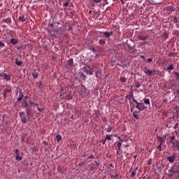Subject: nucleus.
I'll return each mask as SVG.
<instances>
[{
    "mask_svg": "<svg viewBox=\"0 0 179 179\" xmlns=\"http://www.w3.org/2000/svg\"><path fill=\"white\" fill-rule=\"evenodd\" d=\"M119 139H120V141L121 142L120 143H122V142H124V139H121V138H120V137H119Z\"/></svg>",
    "mask_w": 179,
    "mask_h": 179,
    "instance_id": "48",
    "label": "nucleus"
},
{
    "mask_svg": "<svg viewBox=\"0 0 179 179\" xmlns=\"http://www.w3.org/2000/svg\"><path fill=\"white\" fill-rule=\"evenodd\" d=\"M174 23H178V21H177V17H176L173 20Z\"/></svg>",
    "mask_w": 179,
    "mask_h": 179,
    "instance_id": "43",
    "label": "nucleus"
},
{
    "mask_svg": "<svg viewBox=\"0 0 179 179\" xmlns=\"http://www.w3.org/2000/svg\"><path fill=\"white\" fill-rule=\"evenodd\" d=\"M80 164H85V162H81Z\"/></svg>",
    "mask_w": 179,
    "mask_h": 179,
    "instance_id": "56",
    "label": "nucleus"
},
{
    "mask_svg": "<svg viewBox=\"0 0 179 179\" xmlns=\"http://www.w3.org/2000/svg\"><path fill=\"white\" fill-rule=\"evenodd\" d=\"M148 164H149V165L152 164V159L148 160Z\"/></svg>",
    "mask_w": 179,
    "mask_h": 179,
    "instance_id": "45",
    "label": "nucleus"
},
{
    "mask_svg": "<svg viewBox=\"0 0 179 179\" xmlns=\"http://www.w3.org/2000/svg\"><path fill=\"white\" fill-rule=\"evenodd\" d=\"M177 127V124L175 125L174 129H176V127Z\"/></svg>",
    "mask_w": 179,
    "mask_h": 179,
    "instance_id": "55",
    "label": "nucleus"
},
{
    "mask_svg": "<svg viewBox=\"0 0 179 179\" xmlns=\"http://www.w3.org/2000/svg\"><path fill=\"white\" fill-rule=\"evenodd\" d=\"M0 76L1 78H3V79H5L6 80H10V77L9 76H8V74H6L5 73H0Z\"/></svg>",
    "mask_w": 179,
    "mask_h": 179,
    "instance_id": "6",
    "label": "nucleus"
},
{
    "mask_svg": "<svg viewBox=\"0 0 179 179\" xmlns=\"http://www.w3.org/2000/svg\"><path fill=\"white\" fill-rule=\"evenodd\" d=\"M111 127H108L107 129H106V132H111Z\"/></svg>",
    "mask_w": 179,
    "mask_h": 179,
    "instance_id": "35",
    "label": "nucleus"
},
{
    "mask_svg": "<svg viewBox=\"0 0 179 179\" xmlns=\"http://www.w3.org/2000/svg\"><path fill=\"white\" fill-rule=\"evenodd\" d=\"M153 72H155V71L149 70L148 69H144V73H145L148 76H152Z\"/></svg>",
    "mask_w": 179,
    "mask_h": 179,
    "instance_id": "7",
    "label": "nucleus"
},
{
    "mask_svg": "<svg viewBox=\"0 0 179 179\" xmlns=\"http://www.w3.org/2000/svg\"><path fill=\"white\" fill-rule=\"evenodd\" d=\"M103 34L106 38H108V37H110V36H113V31H110V32L105 31L103 32Z\"/></svg>",
    "mask_w": 179,
    "mask_h": 179,
    "instance_id": "8",
    "label": "nucleus"
},
{
    "mask_svg": "<svg viewBox=\"0 0 179 179\" xmlns=\"http://www.w3.org/2000/svg\"><path fill=\"white\" fill-rule=\"evenodd\" d=\"M43 108H38V106H37V110H38V111H43Z\"/></svg>",
    "mask_w": 179,
    "mask_h": 179,
    "instance_id": "42",
    "label": "nucleus"
},
{
    "mask_svg": "<svg viewBox=\"0 0 179 179\" xmlns=\"http://www.w3.org/2000/svg\"><path fill=\"white\" fill-rule=\"evenodd\" d=\"M10 43L11 44H13V45H15L17 43V39L13 38L10 39Z\"/></svg>",
    "mask_w": 179,
    "mask_h": 179,
    "instance_id": "14",
    "label": "nucleus"
},
{
    "mask_svg": "<svg viewBox=\"0 0 179 179\" xmlns=\"http://www.w3.org/2000/svg\"><path fill=\"white\" fill-rule=\"evenodd\" d=\"M117 177H118V176L116 175L115 176H113V179H117Z\"/></svg>",
    "mask_w": 179,
    "mask_h": 179,
    "instance_id": "49",
    "label": "nucleus"
},
{
    "mask_svg": "<svg viewBox=\"0 0 179 179\" xmlns=\"http://www.w3.org/2000/svg\"><path fill=\"white\" fill-rule=\"evenodd\" d=\"M124 148H129V144H127Z\"/></svg>",
    "mask_w": 179,
    "mask_h": 179,
    "instance_id": "50",
    "label": "nucleus"
},
{
    "mask_svg": "<svg viewBox=\"0 0 179 179\" xmlns=\"http://www.w3.org/2000/svg\"><path fill=\"white\" fill-rule=\"evenodd\" d=\"M131 111H132V109H131Z\"/></svg>",
    "mask_w": 179,
    "mask_h": 179,
    "instance_id": "61",
    "label": "nucleus"
},
{
    "mask_svg": "<svg viewBox=\"0 0 179 179\" xmlns=\"http://www.w3.org/2000/svg\"><path fill=\"white\" fill-rule=\"evenodd\" d=\"M90 169H91V170H93V169H92V166H90Z\"/></svg>",
    "mask_w": 179,
    "mask_h": 179,
    "instance_id": "59",
    "label": "nucleus"
},
{
    "mask_svg": "<svg viewBox=\"0 0 179 179\" xmlns=\"http://www.w3.org/2000/svg\"><path fill=\"white\" fill-rule=\"evenodd\" d=\"M19 20H20V22H25L26 21V17H24V16H20L19 17Z\"/></svg>",
    "mask_w": 179,
    "mask_h": 179,
    "instance_id": "18",
    "label": "nucleus"
},
{
    "mask_svg": "<svg viewBox=\"0 0 179 179\" xmlns=\"http://www.w3.org/2000/svg\"><path fill=\"white\" fill-rule=\"evenodd\" d=\"M155 132H157V129H155Z\"/></svg>",
    "mask_w": 179,
    "mask_h": 179,
    "instance_id": "58",
    "label": "nucleus"
},
{
    "mask_svg": "<svg viewBox=\"0 0 179 179\" xmlns=\"http://www.w3.org/2000/svg\"><path fill=\"white\" fill-rule=\"evenodd\" d=\"M101 143H103V145H106V142H107V140L106 138L102 139L100 141Z\"/></svg>",
    "mask_w": 179,
    "mask_h": 179,
    "instance_id": "29",
    "label": "nucleus"
},
{
    "mask_svg": "<svg viewBox=\"0 0 179 179\" xmlns=\"http://www.w3.org/2000/svg\"><path fill=\"white\" fill-rule=\"evenodd\" d=\"M69 65L70 66H72L73 65V59H71L69 61Z\"/></svg>",
    "mask_w": 179,
    "mask_h": 179,
    "instance_id": "25",
    "label": "nucleus"
},
{
    "mask_svg": "<svg viewBox=\"0 0 179 179\" xmlns=\"http://www.w3.org/2000/svg\"><path fill=\"white\" fill-rule=\"evenodd\" d=\"M8 93H10V89L9 88H7L3 91V94L5 99H6V94H8Z\"/></svg>",
    "mask_w": 179,
    "mask_h": 179,
    "instance_id": "9",
    "label": "nucleus"
},
{
    "mask_svg": "<svg viewBox=\"0 0 179 179\" xmlns=\"http://www.w3.org/2000/svg\"><path fill=\"white\" fill-rule=\"evenodd\" d=\"M110 167H113V164H110Z\"/></svg>",
    "mask_w": 179,
    "mask_h": 179,
    "instance_id": "54",
    "label": "nucleus"
},
{
    "mask_svg": "<svg viewBox=\"0 0 179 179\" xmlns=\"http://www.w3.org/2000/svg\"><path fill=\"white\" fill-rule=\"evenodd\" d=\"M173 69H174V66L170 65L169 66L167 71H173Z\"/></svg>",
    "mask_w": 179,
    "mask_h": 179,
    "instance_id": "22",
    "label": "nucleus"
},
{
    "mask_svg": "<svg viewBox=\"0 0 179 179\" xmlns=\"http://www.w3.org/2000/svg\"><path fill=\"white\" fill-rule=\"evenodd\" d=\"M87 69H88V71H85L87 75H93V72H94L93 69H90V66H87Z\"/></svg>",
    "mask_w": 179,
    "mask_h": 179,
    "instance_id": "10",
    "label": "nucleus"
},
{
    "mask_svg": "<svg viewBox=\"0 0 179 179\" xmlns=\"http://www.w3.org/2000/svg\"><path fill=\"white\" fill-rule=\"evenodd\" d=\"M15 153L16 155H20V154L19 153V150H17V149L15 150Z\"/></svg>",
    "mask_w": 179,
    "mask_h": 179,
    "instance_id": "39",
    "label": "nucleus"
},
{
    "mask_svg": "<svg viewBox=\"0 0 179 179\" xmlns=\"http://www.w3.org/2000/svg\"><path fill=\"white\" fill-rule=\"evenodd\" d=\"M147 61H148V62H149V64H150V62H152V58H148L147 59Z\"/></svg>",
    "mask_w": 179,
    "mask_h": 179,
    "instance_id": "41",
    "label": "nucleus"
},
{
    "mask_svg": "<svg viewBox=\"0 0 179 179\" xmlns=\"http://www.w3.org/2000/svg\"><path fill=\"white\" fill-rule=\"evenodd\" d=\"M162 144H160V145H159L157 146V149H158V150H159V152H162Z\"/></svg>",
    "mask_w": 179,
    "mask_h": 179,
    "instance_id": "32",
    "label": "nucleus"
},
{
    "mask_svg": "<svg viewBox=\"0 0 179 179\" xmlns=\"http://www.w3.org/2000/svg\"><path fill=\"white\" fill-rule=\"evenodd\" d=\"M25 99H27V96H25Z\"/></svg>",
    "mask_w": 179,
    "mask_h": 179,
    "instance_id": "60",
    "label": "nucleus"
},
{
    "mask_svg": "<svg viewBox=\"0 0 179 179\" xmlns=\"http://www.w3.org/2000/svg\"><path fill=\"white\" fill-rule=\"evenodd\" d=\"M133 115L134 117V118H136V120H138L139 117H138V112L137 111H134L133 113Z\"/></svg>",
    "mask_w": 179,
    "mask_h": 179,
    "instance_id": "19",
    "label": "nucleus"
},
{
    "mask_svg": "<svg viewBox=\"0 0 179 179\" xmlns=\"http://www.w3.org/2000/svg\"><path fill=\"white\" fill-rule=\"evenodd\" d=\"M22 156H20V154L15 156V160H17V162H20V160H22Z\"/></svg>",
    "mask_w": 179,
    "mask_h": 179,
    "instance_id": "17",
    "label": "nucleus"
},
{
    "mask_svg": "<svg viewBox=\"0 0 179 179\" xmlns=\"http://www.w3.org/2000/svg\"><path fill=\"white\" fill-rule=\"evenodd\" d=\"M4 22H5V23L10 24V23H11L12 21H11L10 18H7V19L4 20Z\"/></svg>",
    "mask_w": 179,
    "mask_h": 179,
    "instance_id": "23",
    "label": "nucleus"
},
{
    "mask_svg": "<svg viewBox=\"0 0 179 179\" xmlns=\"http://www.w3.org/2000/svg\"><path fill=\"white\" fill-rule=\"evenodd\" d=\"M138 39H140L141 41H145V40L148 39V36H139Z\"/></svg>",
    "mask_w": 179,
    "mask_h": 179,
    "instance_id": "13",
    "label": "nucleus"
},
{
    "mask_svg": "<svg viewBox=\"0 0 179 179\" xmlns=\"http://www.w3.org/2000/svg\"><path fill=\"white\" fill-rule=\"evenodd\" d=\"M93 155H90L88 158H90V159H93Z\"/></svg>",
    "mask_w": 179,
    "mask_h": 179,
    "instance_id": "51",
    "label": "nucleus"
},
{
    "mask_svg": "<svg viewBox=\"0 0 179 179\" xmlns=\"http://www.w3.org/2000/svg\"><path fill=\"white\" fill-rule=\"evenodd\" d=\"M176 76L177 79H179V73H176Z\"/></svg>",
    "mask_w": 179,
    "mask_h": 179,
    "instance_id": "46",
    "label": "nucleus"
},
{
    "mask_svg": "<svg viewBox=\"0 0 179 179\" xmlns=\"http://www.w3.org/2000/svg\"><path fill=\"white\" fill-rule=\"evenodd\" d=\"M16 65H17V66H22V61H18L15 62Z\"/></svg>",
    "mask_w": 179,
    "mask_h": 179,
    "instance_id": "30",
    "label": "nucleus"
},
{
    "mask_svg": "<svg viewBox=\"0 0 179 179\" xmlns=\"http://www.w3.org/2000/svg\"><path fill=\"white\" fill-rule=\"evenodd\" d=\"M24 107H28L29 106V103H27V102L25 101L24 103H23Z\"/></svg>",
    "mask_w": 179,
    "mask_h": 179,
    "instance_id": "34",
    "label": "nucleus"
},
{
    "mask_svg": "<svg viewBox=\"0 0 179 179\" xmlns=\"http://www.w3.org/2000/svg\"><path fill=\"white\" fill-rule=\"evenodd\" d=\"M67 99H68L69 100H71V99H72V96H71V95H67Z\"/></svg>",
    "mask_w": 179,
    "mask_h": 179,
    "instance_id": "44",
    "label": "nucleus"
},
{
    "mask_svg": "<svg viewBox=\"0 0 179 179\" xmlns=\"http://www.w3.org/2000/svg\"><path fill=\"white\" fill-rule=\"evenodd\" d=\"M81 76H83V78H84V79L86 78V76L85 75H81Z\"/></svg>",
    "mask_w": 179,
    "mask_h": 179,
    "instance_id": "52",
    "label": "nucleus"
},
{
    "mask_svg": "<svg viewBox=\"0 0 179 179\" xmlns=\"http://www.w3.org/2000/svg\"><path fill=\"white\" fill-rule=\"evenodd\" d=\"M177 169L178 166H176V165L172 166L168 171V177L171 178L173 176H175L176 172L177 171Z\"/></svg>",
    "mask_w": 179,
    "mask_h": 179,
    "instance_id": "2",
    "label": "nucleus"
},
{
    "mask_svg": "<svg viewBox=\"0 0 179 179\" xmlns=\"http://www.w3.org/2000/svg\"><path fill=\"white\" fill-rule=\"evenodd\" d=\"M133 101L136 103V108L138 110H140V111H142V110H145V103H138V101L135 100V99H133Z\"/></svg>",
    "mask_w": 179,
    "mask_h": 179,
    "instance_id": "3",
    "label": "nucleus"
},
{
    "mask_svg": "<svg viewBox=\"0 0 179 179\" xmlns=\"http://www.w3.org/2000/svg\"><path fill=\"white\" fill-rule=\"evenodd\" d=\"M145 104H150V100L149 99H144Z\"/></svg>",
    "mask_w": 179,
    "mask_h": 179,
    "instance_id": "26",
    "label": "nucleus"
},
{
    "mask_svg": "<svg viewBox=\"0 0 179 179\" xmlns=\"http://www.w3.org/2000/svg\"><path fill=\"white\" fill-rule=\"evenodd\" d=\"M166 135L164 136L163 137L159 136V135H157V138L158 139V141H159L161 145H163V143H166Z\"/></svg>",
    "mask_w": 179,
    "mask_h": 179,
    "instance_id": "5",
    "label": "nucleus"
},
{
    "mask_svg": "<svg viewBox=\"0 0 179 179\" xmlns=\"http://www.w3.org/2000/svg\"><path fill=\"white\" fill-rule=\"evenodd\" d=\"M29 104H31V106H38V105L34 102H31V101H29Z\"/></svg>",
    "mask_w": 179,
    "mask_h": 179,
    "instance_id": "31",
    "label": "nucleus"
},
{
    "mask_svg": "<svg viewBox=\"0 0 179 179\" xmlns=\"http://www.w3.org/2000/svg\"><path fill=\"white\" fill-rule=\"evenodd\" d=\"M32 75L34 78H37V76H38V74H37L36 72H34Z\"/></svg>",
    "mask_w": 179,
    "mask_h": 179,
    "instance_id": "33",
    "label": "nucleus"
},
{
    "mask_svg": "<svg viewBox=\"0 0 179 179\" xmlns=\"http://www.w3.org/2000/svg\"><path fill=\"white\" fill-rule=\"evenodd\" d=\"M80 90H82V92H80V94H85V93L86 92V87H85V86L82 85L80 87Z\"/></svg>",
    "mask_w": 179,
    "mask_h": 179,
    "instance_id": "11",
    "label": "nucleus"
},
{
    "mask_svg": "<svg viewBox=\"0 0 179 179\" xmlns=\"http://www.w3.org/2000/svg\"><path fill=\"white\" fill-rule=\"evenodd\" d=\"M96 57H99V54H96Z\"/></svg>",
    "mask_w": 179,
    "mask_h": 179,
    "instance_id": "57",
    "label": "nucleus"
},
{
    "mask_svg": "<svg viewBox=\"0 0 179 179\" xmlns=\"http://www.w3.org/2000/svg\"><path fill=\"white\" fill-rule=\"evenodd\" d=\"M83 69H84L85 72L89 71V69L87 68V67H84Z\"/></svg>",
    "mask_w": 179,
    "mask_h": 179,
    "instance_id": "38",
    "label": "nucleus"
},
{
    "mask_svg": "<svg viewBox=\"0 0 179 179\" xmlns=\"http://www.w3.org/2000/svg\"><path fill=\"white\" fill-rule=\"evenodd\" d=\"M136 170H138V167L131 171V177H135L136 176Z\"/></svg>",
    "mask_w": 179,
    "mask_h": 179,
    "instance_id": "12",
    "label": "nucleus"
},
{
    "mask_svg": "<svg viewBox=\"0 0 179 179\" xmlns=\"http://www.w3.org/2000/svg\"><path fill=\"white\" fill-rule=\"evenodd\" d=\"M178 17H179V11H177Z\"/></svg>",
    "mask_w": 179,
    "mask_h": 179,
    "instance_id": "53",
    "label": "nucleus"
},
{
    "mask_svg": "<svg viewBox=\"0 0 179 179\" xmlns=\"http://www.w3.org/2000/svg\"><path fill=\"white\" fill-rule=\"evenodd\" d=\"M120 80H121V82L124 83V82H127V78L125 77L121 76Z\"/></svg>",
    "mask_w": 179,
    "mask_h": 179,
    "instance_id": "24",
    "label": "nucleus"
},
{
    "mask_svg": "<svg viewBox=\"0 0 179 179\" xmlns=\"http://www.w3.org/2000/svg\"><path fill=\"white\" fill-rule=\"evenodd\" d=\"M56 139L57 142H61V141H62V136L58 134L56 136Z\"/></svg>",
    "mask_w": 179,
    "mask_h": 179,
    "instance_id": "16",
    "label": "nucleus"
},
{
    "mask_svg": "<svg viewBox=\"0 0 179 179\" xmlns=\"http://www.w3.org/2000/svg\"><path fill=\"white\" fill-rule=\"evenodd\" d=\"M69 1L66 2L65 3H64V6H65L66 8V6H69Z\"/></svg>",
    "mask_w": 179,
    "mask_h": 179,
    "instance_id": "36",
    "label": "nucleus"
},
{
    "mask_svg": "<svg viewBox=\"0 0 179 179\" xmlns=\"http://www.w3.org/2000/svg\"><path fill=\"white\" fill-rule=\"evenodd\" d=\"M95 3H99L101 2L100 0H93Z\"/></svg>",
    "mask_w": 179,
    "mask_h": 179,
    "instance_id": "40",
    "label": "nucleus"
},
{
    "mask_svg": "<svg viewBox=\"0 0 179 179\" xmlns=\"http://www.w3.org/2000/svg\"><path fill=\"white\" fill-rule=\"evenodd\" d=\"M141 87V84L137 83V84L136 85V87Z\"/></svg>",
    "mask_w": 179,
    "mask_h": 179,
    "instance_id": "47",
    "label": "nucleus"
},
{
    "mask_svg": "<svg viewBox=\"0 0 179 179\" xmlns=\"http://www.w3.org/2000/svg\"><path fill=\"white\" fill-rule=\"evenodd\" d=\"M105 139H106V141H111V136H110V135H108V134H106Z\"/></svg>",
    "mask_w": 179,
    "mask_h": 179,
    "instance_id": "21",
    "label": "nucleus"
},
{
    "mask_svg": "<svg viewBox=\"0 0 179 179\" xmlns=\"http://www.w3.org/2000/svg\"><path fill=\"white\" fill-rule=\"evenodd\" d=\"M0 47H5V43L0 41Z\"/></svg>",
    "mask_w": 179,
    "mask_h": 179,
    "instance_id": "37",
    "label": "nucleus"
},
{
    "mask_svg": "<svg viewBox=\"0 0 179 179\" xmlns=\"http://www.w3.org/2000/svg\"><path fill=\"white\" fill-rule=\"evenodd\" d=\"M99 44H101L102 45L106 44V41L104 39H100L99 41Z\"/></svg>",
    "mask_w": 179,
    "mask_h": 179,
    "instance_id": "20",
    "label": "nucleus"
},
{
    "mask_svg": "<svg viewBox=\"0 0 179 179\" xmlns=\"http://www.w3.org/2000/svg\"><path fill=\"white\" fill-rule=\"evenodd\" d=\"M92 164H94V166L96 167H99V162H94L93 163H92Z\"/></svg>",
    "mask_w": 179,
    "mask_h": 179,
    "instance_id": "28",
    "label": "nucleus"
},
{
    "mask_svg": "<svg viewBox=\"0 0 179 179\" xmlns=\"http://www.w3.org/2000/svg\"><path fill=\"white\" fill-rule=\"evenodd\" d=\"M20 117L21 118V121L22 124H26L27 121H29V110H27V115L24 112L20 113Z\"/></svg>",
    "mask_w": 179,
    "mask_h": 179,
    "instance_id": "1",
    "label": "nucleus"
},
{
    "mask_svg": "<svg viewBox=\"0 0 179 179\" xmlns=\"http://www.w3.org/2000/svg\"><path fill=\"white\" fill-rule=\"evenodd\" d=\"M22 99H23V92H22V90L20 91V95L19 97L17 99L18 101H20V100H22Z\"/></svg>",
    "mask_w": 179,
    "mask_h": 179,
    "instance_id": "15",
    "label": "nucleus"
},
{
    "mask_svg": "<svg viewBox=\"0 0 179 179\" xmlns=\"http://www.w3.org/2000/svg\"><path fill=\"white\" fill-rule=\"evenodd\" d=\"M166 160L169 163H174V162H176V154H173L171 156L167 157Z\"/></svg>",
    "mask_w": 179,
    "mask_h": 179,
    "instance_id": "4",
    "label": "nucleus"
},
{
    "mask_svg": "<svg viewBox=\"0 0 179 179\" xmlns=\"http://www.w3.org/2000/svg\"><path fill=\"white\" fill-rule=\"evenodd\" d=\"M119 150H121V147L122 146V143H117V145Z\"/></svg>",
    "mask_w": 179,
    "mask_h": 179,
    "instance_id": "27",
    "label": "nucleus"
}]
</instances>
